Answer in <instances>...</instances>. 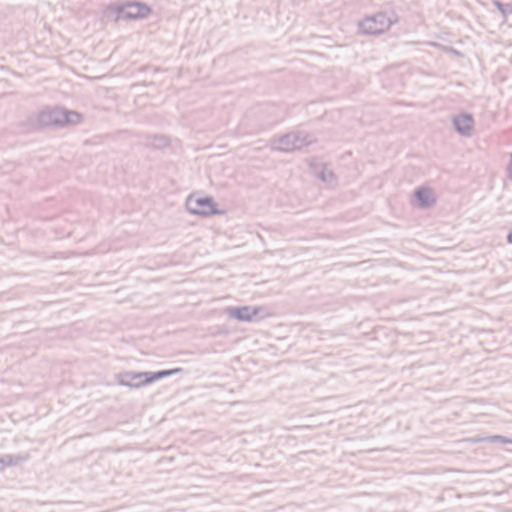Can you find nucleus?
<instances>
[{
	"mask_svg": "<svg viewBox=\"0 0 512 512\" xmlns=\"http://www.w3.org/2000/svg\"><path fill=\"white\" fill-rule=\"evenodd\" d=\"M127 9L126 3H111L104 10V15L106 18L112 19L117 22L121 19L127 20Z\"/></svg>",
	"mask_w": 512,
	"mask_h": 512,
	"instance_id": "9d476101",
	"label": "nucleus"
},
{
	"mask_svg": "<svg viewBox=\"0 0 512 512\" xmlns=\"http://www.w3.org/2000/svg\"><path fill=\"white\" fill-rule=\"evenodd\" d=\"M455 131L464 137H470L474 128V118L471 113H460L452 118Z\"/></svg>",
	"mask_w": 512,
	"mask_h": 512,
	"instance_id": "0eeeda50",
	"label": "nucleus"
},
{
	"mask_svg": "<svg viewBox=\"0 0 512 512\" xmlns=\"http://www.w3.org/2000/svg\"><path fill=\"white\" fill-rule=\"evenodd\" d=\"M486 441L491 443H502V444H512V439L507 438L502 435H492L485 438Z\"/></svg>",
	"mask_w": 512,
	"mask_h": 512,
	"instance_id": "2eb2a0df",
	"label": "nucleus"
},
{
	"mask_svg": "<svg viewBox=\"0 0 512 512\" xmlns=\"http://www.w3.org/2000/svg\"><path fill=\"white\" fill-rule=\"evenodd\" d=\"M0 464L3 465H15L16 462L14 461V457L12 455H5L3 458L0 459Z\"/></svg>",
	"mask_w": 512,
	"mask_h": 512,
	"instance_id": "dca6fc26",
	"label": "nucleus"
},
{
	"mask_svg": "<svg viewBox=\"0 0 512 512\" xmlns=\"http://www.w3.org/2000/svg\"><path fill=\"white\" fill-rule=\"evenodd\" d=\"M277 142L279 144L277 147L279 151L291 152L312 144L313 139L307 133L297 131L279 137Z\"/></svg>",
	"mask_w": 512,
	"mask_h": 512,
	"instance_id": "20e7f679",
	"label": "nucleus"
},
{
	"mask_svg": "<svg viewBox=\"0 0 512 512\" xmlns=\"http://www.w3.org/2000/svg\"><path fill=\"white\" fill-rule=\"evenodd\" d=\"M493 4L499 10L503 19H506L509 15L512 14V2L503 3L499 0H494Z\"/></svg>",
	"mask_w": 512,
	"mask_h": 512,
	"instance_id": "4468645a",
	"label": "nucleus"
},
{
	"mask_svg": "<svg viewBox=\"0 0 512 512\" xmlns=\"http://www.w3.org/2000/svg\"><path fill=\"white\" fill-rule=\"evenodd\" d=\"M62 108L54 107L42 110L35 115L27 117L23 126L30 132H35L47 127H61Z\"/></svg>",
	"mask_w": 512,
	"mask_h": 512,
	"instance_id": "f03ea898",
	"label": "nucleus"
},
{
	"mask_svg": "<svg viewBox=\"0 0 512 512\" xmlns=\"http://www.w3.org/2000/svg\"><path fill=\"white\" fill-rule=\"evenodd\" d=\"M81 119L82 115L80 113L62 108L61 127L69 124H78L81 122Z\"/></svg>",
	"mask_w": 512,
	"mask_h": 512,
	"instance_id": "f8f14e48",
	"label": "nucleus"
},
{
	"mask_svg": "<svg viewBox=\"0 0 512 512\" xmlns=\"http://www.w3.org/2000/svg\"><path fill=\"white\" fill-rule=\"evenodd\" d=\"M146 146L152 147L155 149H162L169 145V138L162 134H154L147 135L146 137Z\"/></svg>",
	"mask_w": 512,
	"mask_h": 512,
	"instance_id": "9b49d317",
	"label": "nucleus"
},
{
	"mask_svg": "<svg viewBox=\"0 0 512 512\" xmlns=\"http://www.w3.org/2000/svg\"><path fill=\"white\" fill-rule=\"evenodd\" d=\"M451 51H452L454 54L458 55V56H459V55H461V53H460L459 51L455 50V49H451Z\"/></svg>",
	"mask_w": 512,
	"mask_h": 512,
	"instance_id": "6ab92c4d",
	"label": "nucleus"
},
{
	"mask_svg": "<svg viewBox=\"0 0 512 512\" xmlns=\"http://www.w3.org/2000/svg\"><path fill=\"white\" fill-rule=\"evenodd\" d=\"M181 372H183L182 368H173V369L159 370V371H154V372L149 371V380H151V383H153V382L163 379L165 377L176 375Z\"/></svg>",
	"mask_w": 512,
	"mask_h": 512,
	"instance_id": "ddd939ff",
	"label": "nucleus"
},
{
	"mask_svg": "<svg viewBox=\"0 0 512 512\" xmlns=\"http://www.w3.org/2000/svg\"><path fill=\"white\" fill-rule=\"evenodd\" d=\"M334 176L333 172L332 171H322L318 174V177L324 181V182H327L329 181L332 177Z\"/></svg>",
	"mask_w": 512,
	"mask_h": 512,
	"instance_id": "f3484780",
	"label": "nucleus"
},
{
	"mask_svg": "<svg viewBox=\"0 0 512 512\" xmlns=\"http://www.w3.org/2000/svg\"><path fill=\"white\" fill-rule=\"evenodd\" d=\"M261 308L257 306H230L225 309L226 314L233 319L242 322H251L255 320L260 312Z\"/></svg>",
	"mask_w": 512,
	"mask_h": 512,
	"instance_id": "423d86ee",
	"label": "nucleus"
},
{
	"mask_svg": "<svg viewBox=\"0 0 512 512\" xmlns=\"http://www.w3.org/2000/svg\"><path fill=\"white\" fill-rule=\"evenodd\" d=\"M397 21L398 16L394 11L390 13L380 11L362 19L358 24V28L363 34L379 35L389 30Z\"/></svg>",
	"mask_w": 512,
	"mask_h": 512,
	"instance_id": "f257e3e1",
	"label": "nucleus"
},
{
	"mask_svg": "<svg viewBox=\"0 0 512 512\" xmlns=\"http://www.w3.org/2000/svg\"><path fill=\"white\" fill-rule=\"evenodd\" d=\"M415 200L420 208H430L436 203L432 190L428 187H419L414 191Z\"/></svg>",
	"mask_w": 512,
	"mask_h": 512,
	"instance_id": "1a4fd4ad",
	"label": "nucleus"
},
{
	"mask_svg": "<svg viewBox=\"0 0 512 512\" xmlns=\"http://www.w3.org/2000/svg\"><path fill=\"white\" fill-rule=\"evenodd\" d=\"M125 3L127 20L145 19L152 13V8L144 2L127 1Z\"/></svg>",
	"mask_w": 512,
	"mask_h": 512,
	"instance_id": "6e6552de",
	"label": "nucleus"
},
{
	"mask_svg": "<svg viewBox=\"0 0 512 512\" xmlns=\"http://www.w3.org/2000/svg\"><path fill=\"white\" fill-rule=\"evenodd\" d=\"M187 210L194 215L203 217L221 215L224 212L217 208L214 199L210 196L194 197L189 196L186 201Z\"/></svg>",
	"mask_w": 512,
	"mask_h": 512,
	"instance_id": "7ed1b4c3",
	"label": "nucleus"
},
{
	"mask_svg": "<svg viewBox=\"0 0 512 512\" xmlns=\"http://www.w3.org/2000/svg\"><path fill=\"white\" fill-rule=\"evenodd\" d=\"M115 381L118 385L131 389H138L151 384V380H149V371H123L115 374Z\"/></svg>",
	"mask_w": 512,
	"mask_h": 512,
	"instance_id": "39448f33",
	"label": "nucleus"
},
{
	"mask_svg": "<svg viewBox=\"0 0 512 512\" xmlns=\"http://www.w3.org/2000/svg\"><path fill=\"white\" fill-rule=\"evenodd\" d=\"M507 241L512 244V231L508 233Z\"/></svg>",
	"mask_w": 512,
	"mask_h": 512,
	"instance_id": "a211bd4d",
	"label": "nucleus"
}]
</instances>
